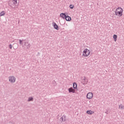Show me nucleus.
<instances>
[{"instance_id": "obj_26", "label": "nucleus", "mask_w": 124, "mask_h": 124, "mask_svg": "<svg viewBox=\"0 0 124 124\" xmlns=\"http://www.w3.org/2000/svg\"><path fill=\"white\" fill-rule=\"evenodd\" d=\"M52 83H53V84H56V81H55V80H53L52 81Z\"/></svg>"}, {"instance_id": "obj_11", "label": "nucleus", "mask_w": 124, "mask_h": 124, "mask_svg": "<svg viewBox=\"0 0 124 124\" xmlns=\"http://www.w3.org/2000/svg\"><path fill=\"white\" fill-rule=\"evenodd\" d=\"M86 113L87 114H88V115H93V114L94 112L92 110H87Z\"/></svg>"}, {"instance_id": "obj_3", "label": "nucleus", "mask_w": 124, "mask_h": 124, "mask_svg": "<svg viewBox=\"0 0 124 124\" xmlns=\"http://www.w3.org/2000/svg\"><path fill=\"white\" fill-rule=\"evenodd\" d=\"M93 93H89L86 95V97L88 99H92L93 98Z\"/></svg>"}, {"instance_id": "obj_7", "label": "nucleus", "mask_w": 124, "mask_h": 124, "mask_svg": "<svg viewBox=\"0 0 124 124\" xmlns=\"http://www.w3.org/2000/svg\"><path fill=\"white\" fill-rule=\"evenodd\" d=\"M66 16H67L66 15H65V13H62L60 14V17H61V18H62V19H65Z\"/></svg>"}, {"instance_id": "obj_22", "label": "nucleus", "mask_w": 124, "mask_h": 124, "mask_svg": "<svg viewBox=\"0 0 124 124\" xmlns=\"http://www.w3.org/2000/svg\"><path fill=\"white\" fill-rule=\"evenodd\" d=\"M109 109H107V111L105 112L106 114H109Z\"/></svg>"}, {"instance_id": "obj_12", "label": "nucleus", "mask_w": 124, "mask_h": 124, "mask_svg": "<svg viewBox=\"0 0 124 124\" xmlns=\"http://www.w3.org/2000/svg\"><path fill=\"white\" fill-rule=\"evenodd\" d=\"M19 44L20 45H22V46H23V42L24 41H26V40H21V39H19Z\"/></svg>"}, {"instance_id": "obj_13", "label": "nucleus", "mask_w": 124, "mask_h": 124, "mask_svg": "<svg viewBox=\"0 0 124 124\" xmlns=\"http://www.w3.org/2000/svg\"><path fill=\"white\" fill-rule=\"evenodd\" d=\"M27 44H29V42H26L24 41L23 43V46H23V47H25V46L27 47Z\"/></svg>"}, {"instance_id": "obj_2", "label": "nucleus", "mask_w": 124, "mask_h": 124, "mask_svg": "<svg viewBox=\"0 0 124 124\" xmlns=\"http://www.w3.org/2000/svg\"><path fill=\"white\" fill-rule=\"evenodd\" d=\"M9 81L11 83H15L16 81V78L14 76H10L9 77Z\"/></svg>"}, {"instance_id": "obj_29", "label": "nucleus", "mask_w": 124, "mask_h": 124, "mask_svg": "<svg viewBox=\"0 0 124 124\" xmlns=\"http://www.w3.org/2000/svg\"><path fill=\"white\" fill-rule=\"evenodd\" d=\"M9 123H11V122H10Z\"/></svg>"}, {"instance_id": "obj_25", "label": "nucleus", "mask_w": 124, "mask_h": 124, "mask_svg": "<svg viewBox=\"0 0 124 124\" xmlns=\"http://www.w3.org/2000/svg\"><path fill=\"white\" fill-rule=\"evenodd\" d=\"M9 48L11 49H12V45L10 44L9 45Z\"/></svg>"}, {"instance_id": "obj_24", "label": "nucleus", "mask_w": 124, "mask_h": 124, "mask_svg": "<svg viewBox=\"0 0 124 124\" xmlns=\"http://www.w3.org/2000/svg\"><path fill=\"white\" fill-rule=\"evenodd\" d=\"M115 14L116 16H118V12L116 10L115 11Z\"/></svg>"}, {"instance_id": "obj_20", "label": "nucleus", "mask_w": 124, "mask_h": 124, "mask_svg": "<svg viewBox=\"0 0 124 124\" xmlns=\"http://www.w3.org/2000/svg\"><path fill=\"white\" fill-rule=\"evenodd\" d=\"M13 4H17V0H13Z\"/></svg>"}, {"instance_id": "obj_21", "label": "nucleus", "mask_w": 124, "mask_h": 124, "mask_svg": "<svg viewBox=\"0 0 124 124\" xmlns=\"http://www.w3.org/2000/svg\"><path fill=\"white\" fill-rule=\"evenodd\" d=\"M69 7L71 8V9H73V8H74V6L72 4H71L70 5Z\"/></svg>"}, {"instance_id": "obj_19", "label": "nucleus", "mask_w": 124, "mask_h": 124, "mask_svg": "<svg viewBox=\"0 0 124 124\" xmlns=\"http://www.w3.org/2000/svg\"><path fill=\"white\" fill-rule=\"evenodd\" d=\"M119 109H124V106L123 105V104H120L119 105Z\"/></svg>"}, {"instance_id": "obj_8", "label": "nucleus", "mask_w": 124, "mask_h": 124, "mask_svg": "<svg viewBox=\"0 0 124 124\" xmlns=\"http://www.w3.org/2000/svg\"><path fill=\"white\" fill-rule=\"evenodd\" d=\"M66 21H67L68 22H69V21H71V17L69 16H67L65 18Z\"/></svg>"}, {"instance_id": "obj_30", "label": "nucleus", "mask_w": 124, "mask_h": 124, "mask_svg": "<svg viewBox=\"0 0 124 124\" xmlns=\"http://www.w3.org/2000/svg\"><path fill=\"white\" fill-rule=\"evenodd\" d=\"M83 84H85V82H84V83H83Z\"/></svg>"}, {"instance_id": "obj_6", "label": "nucleus", "mask_w": 124, "mask_h": 124, "mask_svg": "<svg viewBox=\"0 0 124 124\" xmlns=\"http://www.w3.org/2000/svg\"><path fill=\"white\" fill-rule=\"evenodd\" d=\"M66 119H65V116L63 115L62 117L60 118V122L61 123H62V122H65Z\"/></svg>"}, {"instance_id": "obj_16", "label": "nucleus", "mask_w": 124, "mask_h": 124, "mask_svg": "<svg viewBox=\"0 0 124 124\" xmlns=\"http://www.w3.org/2000/svg\"><path fill=\"white\" fill-rule=\"evenodd\" d=\"M14 46H16V47L13 46L14 49H15V50H16V49L18 48V44H14Z\"/></svg>"}, {"instance_id": "obj_5", "label": "nucleus", "mask_w": 124, "mask_h": 124, "mask_svg": "<svg viewBox=\"0 0 124 124\" xmlns=\"http://www.w3.org/2000/svg\"><path fill=\"white\" fill-rule=\"evenodd\" d=\"M69 93H75V89H73V88L71 87L68 89Z\"/></svg>"}, {"instance_id": "obj_1", "label": "nucleus", "mask_w": 124, "mask_h": 124, "mask_svg": "<svg viewBox=\"0 0 124 124\" xmlns=\"http://www.w3.org/2000/svg\"><path fill=\"white\" fill-rule=\"evenodd\" d=\"M90 54H91V51L90 50L88 49L87 48H85L83 51L82 56L83 57H88Z\"/></svg>"}, {"instance_id": "obj_15", "label": "nucleus", "mask_w": 124, "mask_h": 124, "mask_svg": "<svg viewBox=\"0 0 124 124\" xmlns=\"http://www.w3.org/2000/svg\"><path fill=\"white\" fill-rule=\"evenodd\" d=\"M117 38H118V36H117V35L116 34L113 35V39L115 42L117 41Z\"/></svg>"}, {"instance_id": "obj_10", "label": "nucleus", "mask_w": 124, "mask_h": 124, "mask_svg": "<svg viewBox=\"0 0 124 124\" xmlns=\"http://www.w3.org/2000/svg\"><path fill=\"white\" fill-rule=\"evenodd\" d=\"M73 87L75 90H77V83L76 82H74L73 84Z\"/></svg>"}, {"instance_id": "obj_18", "label": "nucleus", "mask_w": 124, "mask_h": 124, "mask_svg": "<svg viewBox=\"0 0 124 124\" xmlns=\"http://www.w3.org/2000/svg\"><path fill=\"white\" fill-rule=\"evenodd\" d=\"M117 11H123V8H121V7H118V8L116 9V10Z\"/></svg>"}, {"instance_id": "obj_17", "label": "nucleus", "mask_w": 124, "mask_h": 124, "mask_svg": "<svg viewBox=\"0 0 124 124\" xmlns=\"http://www.w3.org/2000/svg\"><path fill=\"white\" fill-rule=\"evenodd\" d=\"M4 15H5V12H4V11H2V12L0 13V16H4Z\"/></svg>"}, {"instance_id": "obj_27", "label": "nucleus", "mask_w": 124, "mask_h": 124, "mask_svg": "<svg viewBox=\"0 0 124 124\" xmlns=\"http://www.w3.org/2000/svg\"><path fill=\"white\" fill-rule=\"evenodd\" d=\"M84 81L86 80V78L85 77L84 78Z\"/></svg>"}, {"instance_id": "obj_28", "label": "nucleus", "mask_w": 124, "mask_h": 124, "mask_svg": "<svg viewBox=\"0 0 124 124\" xmlns=\"http://www.w3.org/2000/svg\"><path fill=\"white\" fill-rule=\"evenodd\" d=\"M87 83H88V81H86V84H87Z\"/></svg>"}, {"instance_id": "obj_4", "label": "nucleus", "mask_w": 124, "mask_h": 124, "mask_svg": "<svg viewBox=\"0 0 124 124\" xmlns=\"http://www.w3.org/2000/svg\"><path fill=\"white\" fill-rule=\"evenodd\" d=\"M52 25L55 30H57V31H59L60 30L59 26H58V25H57V24L55 22H53L52 23Z\"/></svg>"}, {"instance_id": "obj_9", "label": "nucleus", "mask_w": 124, "mask_h": 124, "mask_svg": "<svg viewBox=\"0 0 124 124\" xmlns=\"http://www.w3.org/2000/svg\"><path fill=\"white\" fill-rule=\"evenodd\" d=\"M117 14H118V17H122L123 15V11H117Z\"/></svg>"}, {"instance_id": "obj_23", "label": "nucleus", "mask_w": 124, "mask_h": 124, "mask_svg": "<svg viewBox=\"0 0 124 124\" xmlns=\"http://www.w3.org/2000/svg\"><path fill=\"white\" fill-rule=\"evenodd\" d=\"M26 47H27V49H29V48H30V47H31V45L30 44H29Z\"/></svg>"}, {"instance_id": "obj_14", "label": "nucleus", "mask_w": 124, "mask_h": 124, "mask_svg": "<svg viewBox=\"0 0 124 124\" xmlns=\"http://www.w3.org/2000/svg\"><path fill=\"white\" fill-rule=\"evenodd\" d=\"M28 101L30 102V101H33V97H30L28 98Z\"/></svg>"}]
</instances>
